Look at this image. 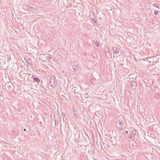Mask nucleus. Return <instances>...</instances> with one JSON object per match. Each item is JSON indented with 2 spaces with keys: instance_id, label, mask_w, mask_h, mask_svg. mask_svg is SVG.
<instances>
[{
  "instance_id": "f257e3e1",
  "label": "nucleus",
  "mask_w": 160,
  "mask_h": 160,
  "mask_svg": "<svg viewBox=\"0 0 160 160\" xmlns=\"http://www.w3.org/2000/svg\"><path fill=\"white\" fill-rule=\"evenodd\" d=\"M57 84V82L56 81L55 78H51L50 80L49 85L51 87H54Z\"/></svg>"
},
{
  "instance_id": "f03ea898",
  "label": "nucleus",
  "mask_w": 160,
  "mask_h": 160,
  "mask_svg": "<svg viewBox=\"0 0 160 160\" xmlns=\"http://www.w3.org/2000/svg\"><path fill=\"white\" fill-rule=\"evenodd\" d=\"M112 51L114 54L119 55H120L121 53L120 50L116 47L112 49Z\"/></svg>"
},
{
  "instance_id": "7ed1b4c3",
  "label": "nucleus",
  "mask_w": 160,
  "mask_h": 160,
  "mask_svg": "<svg viewBox=\"0 0 160 160\" xmlns=\"http://www.w3.org/2000/svg\"><path fill=\"white\" fill-rule=\"evenodd\" d=\"M12 85V83L11 82H8L7 83H6L5 85V89L9 90L11 88V85Z\"/></svg>"
},
{
  "instance_id": "20e7f679",
  "label": "nucleus",
  "mask_w": 160,
  "mask_h": 160,
  "mask_svg": "<svg viewBox=\"0 0 160 160\" xmlns=\"http://www.w3.org/2000/svg\"><path fill=\"white\" fill-rule=\"evenodd\" d=\"M131 84L132 88L135 89L137 86V83L136 82L132 81L131 82Z\"/></svg>"
},
{
  "instance_id": "39448f33",
  "label": "nucleus",
  "mask_w": 160,
  "mask_h": 160,
  "mask_svg": "<svg viewBox=\"0 0 160 160\" xmlns=\"http://www.w3.org/2000/svg\"><path fill=\"white\" fill-rule=\"evenodd\" d=\"M26 9L27 10H28L32 11H33L35 10V8L30 6H27Z\"/></svg>"
},
{
  "instance_id": "423d86ee",
  "label": "nucleus",
  "mask_w": 160,
  "mask_h": 160,
  "mask_svg": "<svg viewBox=\"0 0 160 160\" xmlns=\"http://www.w3.org/2000/svg\"><path fill=\"white\" fill-rule=\"evenodd\" d=\"M76 97L78 98V100H82V96H81V94L77 92L76 93Z\"/></svg>"
},
{
  "instance_id": "0eeeda50",
  "label": "nucleus",
  "mask_w": 160,
  "mask_h": 160,
  "mask_svg": "<svg viewBox=\"0 0 160 160\" xmlns=\"http://www.w3.org/2000/svg\"><path fill=\"white\" fill-rule=\"evenodd\" d=\"M33 80L35 81L36 82L38 83L40 82L39 79L37 77H35L33 78Z\"/></svg>"
},
{
  "instance_id": "6e6552de",
  "label": "nucleus",
  "mask_w": 160,
  "mask_h": 160,
  "mask_svg": "<svg viewBox=\"0 0 160 160\" xmlns=\"http://www.w3.org/2000/svg\"><path fill=\"white\" fill-rule=\"evenodd\" d=\"M45 57L48 60L50 61L51 60V57L50 55H47L46 56H45Z\"/></svg>"
},
{
  "instance_id": "1a4fd4ad",
  "label": "nucleus",
  "mask_w": 160,
  "mask_h": 160,
  "mask_svg": "<svg viewBox=\"0 0 160 160\" xmlns=\"http://www.w3.org/2000/svg\"><path fill=\"white\" fill-rule=\"evenodd\" d=\"M78 66L76 65H74L73 66V69L74 70L76 71V70H78Z\"/></svg>"
},
{
  "instance_id": "9d476101",
  "label": "nucleus",
  "mask_w": 160,
  "mask_h": 160,
  "mask_svg": "<svg viewBox=\"0 0 160 160\" xmlns=\"http://www.w3.org/2000/svg\"><path fill=\"white\" fill-rule=\"evenodd\" d=\"M95 44L96 46H97V47H99L100 45L99 42H98V41H97L95 42Z\"/></svg>"
},
{
  "instance_id": "9b49d317",
  "label": "nucleus",
  "mask_w": 160,
  "mask_h": 160,
  "mask_svg": "<svg viewBox=\"0 0 160 160\" xmlns=\"http://www.w3.org/2000/svg\"><path fill=\"white\" fill-rule=\"evenodd\" d=\"M116 39H119V40H121L122 39V38L121 37V36H118L116 38Z\"/></svg>"
},
{
  "instance_id": "f8f14e48",
  "label": "nucleus",
  "mask_w": 160,
  "mask_h": 160,
  "mask_svg": "<svg viewBox=\"0 0 160 160\" xmlns=\"http://www.w3.org/2000/svg\"><path fill=\"white\" fill-rule=\"evenodd\" d=\"M105 52L106 53H108L109 52V48H107L105 50Z\"/></svg>"
},
{
  "instance_id": "ddd939ff",
  "label": "nucleus",
  "mask_w": 160,
  "mask_h": 160,
  "mask_svg": "<svg viewBox=\"0 0 160 160\" xmlns=\"http://www.w3.org/2000/svg\"><path fill=\"white\" fill-rule=\"evenodd\" d=\"M132 133L135 135H136V130H132Z\"/></svg>"
},
{
  "instance_id": "4468645a",
  "label": "nucleus",
  "mask_w": 160,
  "mask_h": 160,
  "mask_svg": "<svg viewBox=\"0 0 160 160\" xmlns=\"http://www.w3.org/2000/svg\"><path fill=\"white\" fill-rule=\"evenodd\" d=\"M135 43V41H132L131 42V44L132 43V44L134 45Z\"/></svg>"
},
{
  "instance_id": "2eb2a0df",
  "label": "nucleus",
  "mask_w": 160,
  "mask_h": 160,
  "mask_svg": "<svg viewBox=\"0 0 160 160\" xmlns=\"http://www.w3.org/2000/svg\"><path fill=\"white\" fill-rule=\"evenodd\" d=\"M119 124L121 127H122L123 125V123L122 122H119Z\"/></svg>"
},
{
  "instance_id": "dca6fc26",
  "label": "nucleus",
  "mask_w": 160,
  "mask_h": 160,
  "mask_svg": "<svg viewBox=\"0 0 160 160\" xmlns=\"http://www.w3.org/2000/svg\"><path fill=\"white\" fill-rule=\"evenodd\" d=\"M154 14H155V15H158V12L157 11H155L154 12Z\"/></svg>"
},
{
  "instance_id": "f3484780",
  "label": "nucleus",
  "mask_w": 160,
  "mask_h": 160,
  "mask_svg": "<svg viewBox=\"0 0 160 160\" xmlns=\"http://www.w3.org/2000/svg\"><path fill=\"white\" fill-rule=\"evenodd\" d=\"M132 137L131 135H129L128 136V138L130 139L132 138Z\"/></svg>"
},
{
  "instance_id": "a211bd4d",
  "label": "nucleus",
  "mask_w": 160,
  "mask_h": 160,
  "mask_svg": "<svg viewBox=\"0 0 160 160\" xmlns=\"http://www.w3.org/2000/svg\"><path fill=\"white\" fill-rule=\"evenodd\" d=\"M118 129L119 131H121L122 130V128H118Z\"/></svg>"
},
{
  "instance_id": "6ab92c4d",
  "label": "nucleus",
  "mask_w": 160,
  "mask_h": 160,
  "mask_svg": "<svg viewBox=\"0 0 160 160\" xmlns=\"http://www.w3.org/2000/svg\"><path fill=\"white\" fill-rule=\"evenodd\" d=\"M125 133L127 134H128V131H125Z\"/></svg>"
},
{
  "instance_id": "aec40b11",
  "label": "nucleus",
  "mask_w": 160,
  "mask_h": 160,
  "mask_svg": "<svg viewBox=\"0 0 160 160\" xmlns=\"http://www.w3.org/2000/svg\"><path fill=\"white\" fill-rule=\"evenodd\" d=\"M56 121H57V120H56H56H54V122H55V124H56Z\"/></svg>"
},
{
  "instance_id": "412c9836",
  "label": "nucleus",
  "mask_w": 160,
  "mask_h": 160,
  "mask_svg": "<svg viewBox=\"0 0 160 160\" xmlns=\"http://www.w3.org/2000/svg\"><path fill=\"white\" fill-rule=\"evenodd\" d=\"M90 82H91V81H92L93 80V79H90Z\"/></svg>"
},
{
  "instance_id": "4be33fe9",
  "label": "nucleus",
  "mask_w": 160,
  "mask_h": 160,
  "mask_svg": "<svg viewBox=\"0 0 160 160\" xmlns=\"http://www.w3.org/2000/svg\"><path fill=\"white\" fill-rule=\"evenodd\" d=\"M24 131H26V129H24Z\"/></svg>"
},
{
  "instance_id": "5701e85b",
  "label": "nucleus",
  "mask_w": 160,
  "mask_h": 160,
  "mask_svg": "<svg viewBox=\"0 0 160 160\" xmlns=\"http://www.w3.org/2000/svg\"><path fill=\"white\" fill-rule=\"evenodd\" d=\"M85 55H86V54H84V56H85Z\"/></svg>"
},
{
  "instance_id": "b1692460",
  "label": "nucleus",
  "mask_w": 160,
  "mask_h": 160,
  "mask_svg": "<svg viewBox=\"0 0 160 160\" xmlns=\"http://www.w3.org/2000/svg\"><path fill=\"white\" fill-rule=\"evenodd\" d=\"M85 55H86V54H84V56H85Z\"/></svg>"
},
{
  "instance_id": "393cba45",
  "label": "nucleus",
  "mask_w": 160,
  "mask_h": 160,
  "mask_svg": "<svg viewBox=\"0 0 160 160\" xmlns=\"http://www.w3.org/2000/svg\"><path fill=\"white\" fill-rule=\"evenodd\" d=\"M63 120H64V118L63 117Z\"/></svg>"
},
{
  "instance_id": "a878e982",
  "label": "nucleus",
  "mask_w": 160,
  "mask_h": 160,
  "mask_svg": "<svg viewBox=\"0 0 160 160\" xmlns=\"http://www.w3.org/2000/svg\"><path fill=\"white\" fill-rule=\"evenodd\" d=\"M38 43V42H37V43Z\"/></svg>"
}]
</instances>
